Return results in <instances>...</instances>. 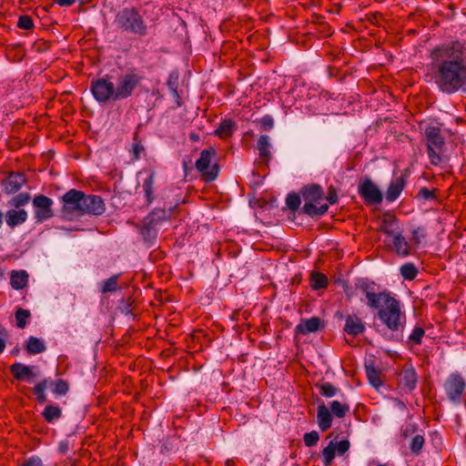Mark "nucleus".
<instances>
[{"label": "nucleus", "mask_w": 466, "mask_h": 466, "mask_svg": "<svg viewBox=\"0 0 466 466\" xmlns=\"http://www.w3.org/2000/svg\"><path fill=\"white\" fill-rule=\"evenodd\" d=\"M429 67L433 83L443 94L452 95L466 86V47L451 41L434 47Z\"/></svg>", "instance_id": "f257e3e1"}, {"label": "nucleus", "mask_w": 466, "mask_h": 466, "mask_svg": "<svg viewBox=\"0 0 466 466\" xmlns=\"http://www.w3.org/2000/svg\"><path fill=\"white\" fill-rule=\"evenodd\" d=\"M378 309L380 319L389 329L398 331L403 329L406 316L401 312L399 300L389 294Z\"/></svg>", "instance_id": "f03ea898"}, {"label": "nucleus", "mask_w": 466, "mask_h": 466, "mask_svg": "<svg viewBox=\"0 0 466 466\" xmlns=\"http://www.w3.org/2000/svg\"><path fill=\"white\" fill-rule=\"evenodd\" d=\"M302 197L305 201L302 210L305 214L319 217L328 211L329 205L323 202L325 198L321 187L318 185L306 187L302 191Z\"/></svg>", "instance_id": "7ed1b4c3"}, {"label": "nucleus", "mask_w": 466, "mask_h": 466, "mask_svg": "<svg viewBox=\"0 0 466 466\" xmlns=\"http://www.w3.org/2000/svg\"><path fill=\"white\" fill-rule=\"evenodd\" d=\"M116 25L127 33L145 35L147 25L142 15L136 8H123L115 18Z\"/></svg>", "instance_id": "20e7f679"}, {"label": "nucleus", "mask_w": 466, "mask_h": 466, "mask_svg": "<svg viewBox=\"0 0 466 466\" xmlns=\"http://www.w3.org/2000/svg\"><path fill=\"white\" fill-rule=\"evenodd\" d=\"M424 135L427 140L428 156L431 163L434 166L441 165L445 144L441 128L436 126L428 125L424 129Z\"/></svg>", "instance_id": "39448f33"}, {"label": "nucleus", "mask_w": 466, "mask_h": 466, "mask_svg": "<svg viewBox=\"0 0 466 466\" xmlns=\"http://www.w3.org/2000/svg\"><path fill=\"white\" fill-rule=\"evenodd\" d=\"M215 155L216 150L213 147H209L202 150L199 158L196 161L197 170L201 173L207 181L216 179L218 175V166L216 164L211 166V161Z\"/></svg>", "instance_id": "423d86ee"}, {"label": "nucleus", "mask_w": 466, "mask_h": 466, "mask_svg": "<svg viewBox=\"0 0 466 466\" xmlns=\"http://www.w3.org/2000/svg\"><path fill=\"white\" fill-rule=\"evenodd\" d=\"M357 289L367 299V305L371 309H379L381 302L387 298L389 293L378 292L377 285L368 279H360L356 284Z\"/></svg>", "instance_id": "0eeeda50"}, {"label": "nucleus", "mask_w": 466, "mask_h": 466, "mask_svg": "<svg viewBox=\"0 0 466 466\" xmlns=\"http://www.w3.org/2000/svg\"><path fill=\"white\" fill-rule=\"evenodd\" d=\"M142 77L135 73H128L121 76L116 83L115 100H121L129 97L134 90L140 84Z\"/></svg>", "instance_id": "6e6552de"}, {"label": "nucleus", "mask_w": 466, "mask_h": 466, "mask_svg": "<svg viewBox=\"0 0 466 466\" xmlns=\"http://www.w3.org/2000/svg\"><path fill=\"white\" fill-rule=\"evenodd\" d=\"M91 93L99 103H106L109 100H115L116 87L113 82L107 78L102 77L91 82Z\"/></svg>", "instance_id": "1a4fd4ad"}, {"label": "nucleus", "mask_w": 466, "mask_h": 466, "mask_svg": "<svg viewBox=\"0 0 466 466\" xmlns=\"http://www.w3.org/2000/svg\"><path fill=\"white\" fill-rule=\"evenodd\" d=\"M464 389V379L459 373L451 374L444 384V390L449 400L455 403L461 402Z\"/></svg>", "instance_id": "9d476101"}, {"label": "nucleus", "mask_w": 466, "mask_h": 466, "mask_svg": "<svg viewBox=\"0 0 466 466\" xmlns=\"http://www.w3.org/2000/svg\"><path fill=\"white\" fill-rule=\"evenodd\" d=\"M358 191L368 205H378L382 202L381 191L370 178H366L359 184Z\"/></svg>", "instance_id": "9b49d317"}, {"label": "nucleus", "mask_w": 466, "mask_h": 466, "mask_svg": "<svg viewBox=\"0 0 466 466\" xmlns=\"http://www.w3.org/2000/svg\"><path fill=\"white\" fill-rule=\"evenodd\" d=\"M85 198L86 194L83 191L70 189L62 198L64 203V212L81 215L82 206Z\"/></svg>", "instance_id": "f8f14e48"}, {"label": "nucleus", "mask_w": 466, "mask_h": 466, "mask_svg": "<svg viewBox=\"0 0 466 466\" xmlns=\"http://www.w3.org/2000/svg\"><path fill=\"white\" fill-rule=\"evenodd\" d=\"M53 200L44 195H37L33 199L35 208V218L36 222H43L53 217Z\"/></svg>", "instance_id": "ddd939ff"}, {"label": "nucleus", "mask_w": 466, "mask_h": 466, "mask_svg": "<svg viewBox=\"0 0 466 466\" xmlns=\"http://www.w3.org/2000/svg\"><path fill=\"white\" fill-rule=\"evenodd\" d=\"M417 380V373L412 364H404L399 375V386L403 390L410 392L416 388Z\"/></svg>", "instance_id": "4468645a"}, {"label": "nucleus", "mask_w": 466, "mask_h": 466, "mask_svg": "<svg viewBox=\"0 0 466 466\" xmlns=\"http://www.w3.org/2000/svg\"><path fill=\"white\" fill-rule=\"evenodd\" d=\"M106 210L104 201L101 197L95 195H86L83 202L82 212L83 214H91L99 216Z\"/></svg>", "instance_id": "2eb2a0df"}, {"label": "nucleus", "mask_w": 466, "mask_h": 466, "mask_svg": "<svg viewBox=\"0 0 466 466\" xmlns=\"http://www.w3.org/2000/svg\"><path fill=\"white\" fill-rule=\"evenodd\" d=\"M167 218V212L162 209H156L151 214H149L144 220L143 227L141 228L142 235H151V233L155 234V226L156 224L164 218Z\"/></svg>", "instance_id": "dca6fc26"}, {"label": "nucleus", "mask_w": 466, "mask_h": 466, "mask_svg": "<svg viewBox=\"0 0 466 466\" xmlns=\"http://www.w3.org/2000/svg\"><path fill=\"white\" fill-rule=\"evenodd\" d=\"M26 182L25 175L22 173H10L9 176L4 180V190L7 194L17 192L22 186Z\"/></svg>", "instance_id": "f3484780"}, {"label": "nucleus", "mask_w": 466, "mask_h": 466, "mask_svg": "<svg viewBox=\"0 0 466 466\" xmlns=\"http://www.w3.org/2000/svg\"><path fill=\"white\" fill-rule=\"evenodd\" d=\"M407 180L404 176H400L391 180L386 191V199L388 202L395 201L404 189Z\"/></svg>", "instance_id": "a211bd4d"}, {"label": "nucleus", "mask_w": 466, "mask_h": 466, "mask_svg": "<svg viewBox=\"0 0 466 466\" xmlns=\"http://www.w3.org/2000/svg\"><path fill=\"white\" fill-rule=\"evenodd\" d=\"M380 231L386 234L389 238H393L400 233L396 217L391 214H385L380 227Z\"/></svg>", "instance_id": "6ab92c4d"}, {"label": "nucleus", "mask_w": 466, "mask_h": 466, "mask_svg": "<svg viewBox=\"0 0 466 466\" xmlns=\"http://www.w3.org/2000/svg\"><path fill=\"white\" fill-rule=\"evenodd\" d=\"M11 372L14 377L18 380H25L27 382H32L35 374L33 372L31 367L24 365L19 362H15L10 368Z\"/></svg>", "instance_id": "aec40b11"}, {"label": "nucleus", "mask_w": 466, "mask_h": 466, "mask_svg": "<svg viewBox=\"0 0 466 466\" xmlns=\"http://www.w3.org/2000/svg\"><path fill=\"white\" fill-rule=\"evenodd\" d=\"M270 147L271 144L269 137L268 135L260 136L257 143V148L260 161L266 165H268L271 159Z\"/></svg>", "instance_id": "412c9836"}, {"label": "nucleus", "mask_w": 466, "mask_h": 466, "mask_svg": "<svg viewBox=\"0 0 466 466\" xmlns=\"http://www.w3.org/2000/svg\"><path fill=\"white\" fill-rule=\"evenodd\" d=\"M321 321L318 317H312L310 319H302L299 324L296 326V331L298 333L306 335L310 332H315L320 328Z\"/></svg>", "instance_id": "4be33fe9"}, {"label": "nucleus", "mask_w": 466, "mask_h": 466, "mask_svg": "<svg viewBox=\"0 0 466 466\" xmlns=\"http://www.w3.org/2000/svg\"><path fill=\"white\" fill-rule=\"evenodd\" d=\"M364 329L365 326L359 317L351 315L347 317L344 330L348 334L357 336L361 334Z\"/></svg>", "instance_id": "5701e85b"}, {"label": "nucleus", "mask_w": 466, "mask_h": 466, "mask_svg": "<svg viewBox=\"0 0 466 466\" xmlns=\"http://www.w3.org/2000/svg\"><path fill=\"white\" fill-rule=\"evenodd\" d=\"M391 238V248L395 251L397 255L401 257H407L410 255V246L406 240V238L400 233L397 234Z\"/></svg>", "instance_id": "b1692460"}, {"label": "nucleus", "mask_w": 466, "mask_h": 466, "mask_svg": "<svg viewBox=\"0 0 466 466\" xmlns=\"http://www.w3.org/2000/svg\"><path fill=\"white\" fill-rule=\"evenodd\" d=\"M27 219V212L25 209H10L5 214V221L7 226L15 228L23 224Z\"/></svg>", "instance_id": "393cba45"}, {"label": "nucleus", "mask_w": 466, "mask_h": 466, "mask_svg": "<svg viewBox=\"0 0 466 466\" xmlns=\"http://www.w3.org/2000/svg\"><path fill=\"white\" fill-rule=\"evenodd\" d=\"M317 417L319 427L322 431H326L331 427L332 415L324 404L318 407Z\"/></svg>", "instance_id": "a878e982"}, {"label": "nucleus", "mask_w": 466, "mask_h": 466, "mask_svg": "<svg viewBox=\"0 0 466 466\" xmlns=\"http://www.w3.org/2000/svg\"><path fill=\"white\" fill-rule=\"evenodd\" d=\"M28 274L25 270H13L10 275V283L14 289H24L28 282Z\"/></svg>", "instance_id": "bb28decb"}, {"label": "nucleus", "mask_w": 466, "mask_h": 466, "mask_svg": "<svg viewBox=\"0 0 466 466\" xmlns=\"http://www.w3.org/2000/svg\"><path fill=\"white\" fill-rule=\"evenodd\" d=\"M235 127L236 124L232 119H225L216 129L215 134L220 138H228L235 131Z\"/></svg>", "instance_id": "cd10ccee"}, {"label": "nucleus", "mask_w": 466, "mask_h": 466, "mask_svg": "<svg viewBox=\"0 0 466 466\" xmlns=\"http://www.w3.org/2000/svg\"><path fill=\"white\" fill-rule=\"evenodd\" d=\"M155 172L151 171L149 176L143 183V191L145 193L147 203L149 205L153 202L154 197Z\"/></svg>", "instance_id": "c85d7f7f"}, {"label": "nucleus", "mask_w": 466, "mask_h": 466, "mask_svg": "<svg viewBox=\"0 0 466 466\" xmlns=\"http://www.w3.org/2000/svg\"><path fill=\"white\" fill-rule=\"evenodd\" d=\"M329 407L331 410L330 412L339 419L344 418L350 410L348 403H342L339 400L331 401L329 403Z\"/></svg>", "instance_id": "c756f323"}, {"label": "nucleus", "mask_w": 466, "mask_h": 466, "mask_svg": "<svg viewBox=\"0 0 466 466\" xmlns=\"http://www.w3.org/2000/svg\"><path fill=\"white\" fill-rule=\"evenodd\" d=\"M328 285V278L320 272H313L310 276V286L313 289H320Z\"/></svg>", "instance_id": "7c9ffc66"}, {"label": "nucleus", "mask_w": 466, "mask_h": 466, "mask_svg": "<svg viewBox=\"0 0 466 466\" xmlns=\"http://www.w3.org/2000/svg\"><path fill=\"white\" fill-rule=\"evenodd\" d=\"M26 350L30 354H37L45 351L46 346L39 339L31 336L26 344Z\"/></svg>", "instance_id": "2f4dec72"}, {"label": "nucleus", "mask_w": 466, "mask_h": 466, "mask_svg": "<svg viewBox=\"0 0 466 466\" xmlns=\"http://www.w3.org/2000/svg\"><path fill=\"white\" fill-rule=\"evenodd\" d=\"M62 415L61 409L56 405H48L43 411V417L47 422L58 420Z\"/></svg>", "instance_id": "473e14b6"}, {"label": "nucleus", "mask_w": 466, "mask_h": 466, "mask_svg": "<svg viewBox=\"0 0 466 466\" xmlns=\"http://www.w3.org/2000/svg\"><path fill=\"white\" fill-rule=\"evenodd\" d=\"M335 454L336 446L333 441H330L321 451V457L325 466H330L335 458Z\"/></svg>", "instance_id": "72a5a7b5"}, {"label": "nucleus", "mask_w": 466, "mask_h": 466, "mask_svg": "<svg viewBox=\"0 0 466 466\" xmlns=\"http://www.w3.org/2000/svg\"><path fill=\"white\" fill-rule=\"evenodd\" d=\"M400 274L404 279L412 280L418 275V269L412 263H406L400 267Z\"/></svg>", "instance_id": "f704fd0d"}, {"label": "nucleus", "mask_w": 466, "mask_h": 466, "mask_svg": "<svg viewBox=\"0 0 466 466\" xmlns=\"http://www.w3.org/2000/svg\"><path fill=\"white\" fill-rule=\"evenodd\" d=\"M118 275H114L101 283V292L109 293L117 289Z\"/></svg>", "instance_id": "c9c22d12"}, {"label": "nucleus", "mask_w": 466, "mask_h": 466, "mask_svg": "<svg viewBox=\"0 0 466 466\" xmlns=\"http://www.w3.org/2000/svg\"><path fill=\"white\" fill-rule=\"evenodd\" d=\"M366 375L370 381V383L378 388L381 384L380 371L376 370L374 367L366 366Z\"/></svg>", "instance_id": "e433bc0d"}, {"label": "nucleus", "mask_w": 466, "mask_h": 466, "mask_svg": "<svg viewBox=\"0 0 466 466\" xmlns=\"http://www.w3.org/2000/svg\"><path fill=\"white\" fill-rule=\"evenodd\" d=\"M47 380H44L37 383L34 388L35 394L36 395V399L39 403H44L46 400L45 391L47 388Z\"/></svg>", "instance_id": "4c0bfd02"}, {"label": "nucleus", "mask_w": 466, "mask_h": 466, "mask_svg": "<svg viewBox=\"0 0 466 466\" xmlns=\"http://www.w3.org/2000/svg\"><path fill=\"white\" fill-rule=\"evenodd\" d=\"M318 388H319V393L323 397H326V398H331V397L335 396L339 391V389L336 388L335 386H333L329 382L322 383V384L319 385Z\"/></svg>", "instance_id": "58836bf2"}, {"label": "nucleus", "mask_w": 466, "mask_h": 466, "mask_svg": "<svg viewBox=\"0 0 466 466\" xmlns=\"http://www.w3.org/2000/svg\"><path fill=\"white\" fill-rule=\"evenodd\" d=\"M424 442H425V440L422 435L417 434L416 436H414L410 444V449L411 452L418 455L420 452V451L422 450Z\"/></svg>", "instance_id": "ea45409f"}, {"label": "nucleus", "mask_w": 466, "mask_h": 466, "mask_svg": "<svg viewBox=\"0 0 466 466\" xmlns=\"http://www.w3.org/2000/svg\"><path fill=\"white\" fill-rule=\"evenodd\" d=\"M30 317L29 310L18 309L15 312L16 325L20 329H24L26 325V319Z\"/></svg>", "instance_id": "a19ab883"}, {"label": "nucleus", "mask_w": 466, "mask_h": 466, "mask_svg": "<svg viewBox=\"0 0 466 466\" xmlns=\"http://www.w3.org/2000/svg\"><path fill=\"white\" fill-rule=\"evenodd\" d=\"M304 443L307 447L315 446L319 441V435L318 431H311L310 432H307L303 436Z\"/></svg>", "instance_id": "79ce46f5"}, {"label": "nucleus", "mask_w": 466, "mask_h": 466, "mask_svg": "<svg viewBox=\"0 0 466 466\" xmlns=\"http://www.w3.org/2000/svg\"><path fill=\"white\" fill-rule=\"evenodd\" d=\"M301 203L300 197L297 194H289L286 198V204L291 210H297Z\"/></svg>", "instance_id": "37998d69"}, {"label": "nucleus", "mask_w": 466, "mask_h": 466, "mask_svg": "<svg viewBox=\"0 0 466 466\" xmlns=\"http://www.w3.org/2000/svg\"><path fill=\"white\" fill-rule=\"evenodd\" d=\"M144 151V147L141 144V141L138 138V135L135 134L133 138L132 145V153L134 156V159H138L140 157L141 153Z\"/></svg>", "instance_id": "c03bdc74"}, {"label": "nucleus", "mask_w": 466, "mask_h": 466, "mask_svg": "<svg viewBox=\"0 0 466 466\" xmlns=\"http://www.w3.org/2000/svg\"><path fill=\"white\" fill-rule=\"evenodd\" d=\"M424 329L421 327H415L410 335L409 339L413 343L419 345L421 343L422 337L424 336Z\"/></svg>", "instance_id": "a18cd8bd"}, {"label": "nucleus", "mask_w": 466, "mask_h": 466, "mask_svg": "<svg viewBox=\"0 0 466 466\" xmlns=\"http://www.w3.org/2000/svg\"><path fill=\"white\" fill-rule=\"evenodd\" d=\"M30 200V196L27 193H21L14 198L13 206L15 208H20L26 205Z\"/></svg>", "instance_id": "49530a36"}, {"label": "nucleus", "mask_w": 466, "mask_h": 466, "mask_svg": "<svg viewBox=\"0 0 466 466\" xmlns=\"http://www.w3.org/2000/svg\"><path fill=\"white\" fill-rule=\"evenodd\" d=\"M17 26L22 29H31L34 26L32 18L29 15H22L19 17Z\"/></svg>", "instance_id": "de8ad7c7"}, {"label": "nucleus", "mask_w": 466, "mask_h": 466, "mask_svg": "<svg viewBox=\"0 0 466 466\" xmlns=\"http://www.w3.org/2000/svg\"><path fill=\"white\" fill-rule=\"evenodd\" d=\"M67 390L68 386L66 381H64L63 380H58L56 381L54 390L55 393L58 395H64L67 392Z\"/></svg>", "instance_id": "09e8293b"}, {"label": "nucleus", "mask_w": 466, "mask_h": 466, "mask_svg": "<svg viewBox=\"0 0 466 466\" xmlns=\"http://www.w3.org/2000/svg\"><path fill=\"white\" fill-rule=\"evenodd\" d=\"M418 196L425 200L434 199L436 198L435 191L427 187H421L419 190Z\"/></svg>", "instance_id": "8fccbe9b"}, {"label": "nucleus", "mask_w": 466, "mask_h": 466, "mask_svg": "<svg viewBox=\"0 0 466 466\" xmlns=\"http://www.w3.org/2000/svg\"><path fill=\"white\" fill-rule=\"evenodd\" d=\"M336 451L339 455L344 454L350 449V441L348 440H342L339 442H334Z\"/></svg>", "instance_id": "3c124183"}, {"label": "nucleus", "mask_w": 466, "mask_h": 466, "mask_svg": "<svg viewBox=\"0 0 466 466\" xmlns=\"http://www.w3.org/2000/svg\"><path fill=\"white\" fill-rule=\"evenodd\" d=\"M259 124L264 129L269 130L274 126V120L270 116H264L259 119Z\"/></svg>", "instance_id": "603ef678"}, {"label": "nucleus", "mask_w": 466, "mask_h": 466, "mask_svg": "<svg viewBox=\"0 0 466 466\" xmlns=\"http://www.w3.org/2000/svg\"><path fill=\"white\" fill-rule=\"evenodd\" d=\"M426 234H425V230L423 228H417L416 229H414L412 231V239L416 242V243H420L421 241V239H423L425 238Z\"/></svg>", "instance_id": "864d4df0"}, {"label": "nucleus", "mask_w": 466, "mask_h": 466, "mask_svg": "<svg viewBox=\"0 0 466 466\" xmlns=\"http://www.w3.org/2000/svg\"><path fill=\"white\" fill-rule=\"evenodd\" d=\"M19 466H42V461L38 457H31Z\"/></svg>", "instance_id": "5fc2aeb1"}, {"label": "nucleus", "mask_w": 466, "mask_h": 466, "mask_svg": "<svg viewBox=\"0 0 466 466\" xmlns=\"http://www.w3.org/2000/svg\"><path fill=\"white\" fill-rule=\"evenodd\" d=\"M326 199L329 201V204H335L338 201V197L336 194V191L333 187H329L328 191V195L326 197Z\"/></svg>", "instance_id": "6e6d98bb"}, {"label": "nucleus", "mask_w": 466, "mask_h": 466, "mask_svg": "<svg viewBox=\"0 0 466 466\" xmlns=\"http://www.w3.org/2000/svg\"><path fill=\"white\" fill-rule=\"evenodd\" d=\"M76 0H56V3L60 6H69L75 3Z\"/></svg>", "instance_id": "4d7b16f0"}, {"label": "nucleus", "mask_w": 466, "mask_h": 466, "mask_svg": "<svg viewBox=\"0 0 466 466\" xmlns=\"http://www.w3.org/2000/svg\"><path fill=\"white\" fill-rule=\"evenodd\" d=\"M58 449L61 453H66L68 449V445L66 442H60Z\"/></svg>", "instance_id": "13d9d810"}, {"label": "nucleus", "mask_w": 466, "mask_h": 466, "mask_svg": "<svg viewBox=\"0 0 466 466\" xmlns=\"http://www.w3.org/2000/svg\"><path fill=\"white\" fill-rule=\"evenodd\" d=\"M235 465V461L231 459H228L225 461V466H234Z\"/></svg>", "instance_id": "bf43d9fd"}, {"label": "nucleus", "mask_w": 466, "mask_h": 466, "mask_svg": "<svg viewBox=\"0 0 466 466\" xmlns=\"http://www.w3.org/2000/svg\"><path fill=\"white\" fill-rule=\"evenodd\" d=\"M5 347V343L4 339H0V353H2L4 351Z\"/></svg>", "instance_id": "052dcab7"}, {"label": "nucleus", "mask_w": 466, "mask_h": 466, "mask_svg": "<svg viewBox=\"0 0 466 466\" xmlns=\"http://www.w3.org/2000/svg\"><path fill=\"white\" fill-rule=\"evenodd\" d=\"M171 89H172V91H173V93H174V94H177V89H176V88H174L173 86H171Z\"/></svg>", "instance_id": "680f3d73"}, {"label": "nucleus", "mask_w": 466, "mask_h": 466, "mask_svg": "<svg viewBox=\"0 0 466 466\" xmlns=\"http://www.w3.org/2000/svg\"><path fill=\"white\" fill-rule=\"evenodd\" d=\"M377 466H387L386 464H378Z\"/></svg>", "instance_id": "e2e57ef3"}]
</instances>
